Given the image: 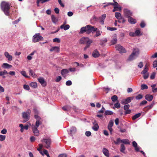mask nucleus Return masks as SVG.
I'll return each mask as SVG.
<instances>
[{
  "mask_svg": "<svg viewBox=\"0 0 157 157\" xmlns=\"http://www.w3.org/2000/svg\"><path fill=\"white\" fill-rule=\"evenodd\" d=\"M35 117L36 119L35 125L32 124V125L33 131L35 135L38 136L39 135V132L37 128L42 123V120L41 118L38 115H35Z\"/></svg>",
  "mask_w": 157,
  "mask_h": 157,
  "instance_id": "1",
  "label": "nucleus"
},
{
  "mask_svg": "<svg viewBox=\"0 0 157 157\" xmlns=\"http://www.w3.org/2000/svg\"><path fill=\"white\" fill-rule=\"evenodd\" d=\"M97 29V28H95L91 25H88L85 27L81 28L79 32V34H82L85 32L87 34H89L91 33L95 32Z\"/></svg>",
  "mask_w": 157,
  "mask_h": 157,
  "instance_id": "2",
  "label": "nucleus"
},
{
  "mask_svg": "<svg viewBox=\"0 0 157 157\" xmlns=\"http://www.w3.org/2000/svg\"><path fill=\"white\" fill-rule=\"evenodd\" d=\"M1 8L6 15H9L10 5L7 2H2L1 4Z\"/></svg>",
  "mask_w": 157,
  "mask_h": 157,
  "instance_id": "3",
  "label": "nucleus"
},
{
  "mask_svg": "<svg viewBox=\"0 0 157 157\" xmlns=\"http://www.w3.org/2000/svg\"><path fill=\"white\" fill-rule=\"evenodd\" d=\"M124 12L125 15L127 17L128 21L131 24H135L136 22V21L135 19L130 17L132 14V13L127 9H124Z\"/></svg>",
  "mask_w": 157,
  "mask_h": 157,
  "instance_id": "4",
  "label": "nucleus"
},
{
  "mask_svg": "<svg viewBox=\"0 0 157 157\" xmlns=\"http://www.w3.org/2000/svg\"><path fill=\"white\" fill-rule=\"evenodd\" d=\"M139 54V50L138 48L134 49L131 55L129 56L128 59L130 61L134 60L136 58Z\"/></svg>",
  "mask_w": 157,
  "mask_h": 157,
  "instance_id": "5",
  "label": "nucleus"
},
{
  "mask_svg": "<svg viewBox=\"0 0 157 157\" xmlns=\"http://www.w3.org/2000/svg\"><path fill=\"white\" fill-rule=\"evenodd\" d=\"M43 40V37L40 36V33H37L33 36L32 41L33 42L36 43L40 40Z\"/></svg>",
  "mask_w": 157,
  "mask_h": 157,
  "instance_id": "6",
  "label": "nucleus"
},
{
  "mask_svg": "<svg viewBox=\"0 0 157 157\" xmlns=\"http://www.w3.org/2000/svg\"><path fill=\"white\" fill-rule=\"evenodd\" d=\"M79 42L81 44H90L92 42V40H90L87 37H83L81 38Z\"/></svg>",
  "mask_w": 157,
  "mask_h": 157,
  "instance_id": "7",
  "label": "nucleus"
},
{
  "mask_svg": "<svg viewBox=\"0 0 157 157\" xmlns=\"http://www.w3.org/2000/svg\"><path fill=\"white\" fill-rule=\"evenodd\" d=\"M41 141L45 146L46 147H50L51 146V140L49 138L43 139L41 140Z\"/></svg>",
  "mask_w": 157,
  "mask_h": 157,
  "instance_id": "8",
  "label": "nucleus"
},
{
  "mask_svg": "<svg viewBox=\"0 0 157 157\" xmlns=\"http://www.w3.org/2000/svg\"><path fill=\"white\" fill-rule=\"evenodd\" d=\"M115 16L116 18L118 20L119 22L123 23L125 22V20L122 18L121 14L120 13H115Z\"/></svg>",
  "mask_w": 157,
  "mask_h": 157,
  "instance_id": "9",
  "label": "nucleus"
},
{
  "mask_svg": "<svg viewBox=\"0 0 157 157\" xmlns=\"http://www.w3.org/2000/svg\"><path fill=\"white\" fill-rule=\"evenodd\" d=\"M116 48L117 50L120 53H125L126 52L124 48L120 45H117L116 46Z\"/></svg>",
  "mask_w": 157,
  "mask_h": 157,
  "instance_id": "10",
  "label": "nucleus"
},
{
  "mask_svg": "<svg viewBox=\"0 0 157 157\" xmlns=\"http://www.w3.org/2000/svg\"><path fill=\"white\" fill-rule=\"evenodd\" d=\"M29 115L30 114L28 112H24L23 113L22 116L24 119L23 122H25L29 120Z\"/></svg>",
  "mask_w": 157,
  "mask_h": 157,
  "instance_id": "11",
  "label": "nucleus"
},
{
  "mask_svg": "<svg viewBox=\"0 0 157 157\" xmlns=\"http://www.w3.org/2000/svg\"><path fill=\"white\" fill-rule=\"evenodd\" d=\"M4 55L8 61H10L12 60L13 59L12 56L10 55L8 52H4Z\"/></svg>",
  "mask_w": 157,
  "mask_h": 157,
  "instance_id": "12",
  "label": "nucleus"
},
{
  "mask_svg": "<svg viewBox=\"0 0 157 157\" xmlns=\"http://www.w3.org/2000/svg\"><path fill=\"white\" fill-rule=\"evenodd\" d=\"M113 120H111L109 121L108 126V128L109 131L110 132V133L111 134L112 133V132L113 131V129L112 128V127L113 126Z\"/></svg>",
  "mask_w": 157,
  "mask_h": 157,
  "instance_id": "13",
  "label": "nucleus"
},
{
  "mask_svg": "<svg viewBox=\"0 0 157 157\" xmlns=\"http://www.w3.org/2000/svg\"><path fill=\"white\" fill-rule=\"evenodd\" d=\"M114 2V9L113 10V12H115L116 11H121V8L120 7L118 6V3L117 2L114 1V0H113Z\"/></svg>",
  "mask_w": 157,
  "mask_h": 157,
  "instance_id": "14",
  "label": "nucleus"
},
{
  "mask_svg": "<svg viewBox=\"0 0 157 157\" xmlns=\"http://www.w3.org/2000/svg\"><path fill=\"white\" fill-rule=\"evenodd\" d=\"M66 22H65L63 24L61 25L60 26L61 29H63L64 30H66L70 28V25H66Z\"/></svg>",
  "mask_w": 157,
  "mask_h": 157,
  "instance_id": "15",
  "label": "nucleus"
},
{
  "mask_svg": "<svg viewBox=\"0 0 157 157\" xmlns=\"http://www.w3.org/2000/svg\"><path fill=\"white\" fill-rule=\"evenodd\" d=\"M69 72V71L67 69H63L61 71V74L62 76L65 78L67 76V74Z\"/></svg>",
  "mask_w": 157,
  "mask_h": 157,
  "instance_id": "16",
  "label": "nucleus"
},
{
  "mask_svg": "<svg viewBox=\"0 0 157 157\" xmlns=\"http://www.w3.org/2000/svg\"><path fill=\"white\" fill-rule=\"evenodd\" d=\"M38 80L39 82L43 86H44L46 85V82L43 78H38Z\"/></svg>",
  "mask_w": 157,
  "mask_h": 157,
  "instance_id": "17",
  "label": "nucleus"
},
{
  "mask_svg": "<svg viewBox=\"0 0 157 157\" xmlns=\"http://www.w3.org/2000/svg\"><path fill=\"white\" fill-rule=\"evenodd\" d=\"M1 67L4 69H9L11 68L12 66L7 63H4L2 65Z\"/></svg>",
  "mask_w": 157,
  "mask_h": 157,
  "instance_id": "18",
  "label": "nucleus"
},
{
  "mask_svg": "<svg viewBox=\"0 0 157 157\" xmlns=\"http://www.w3.org/2000/svg\"><path fill=\"white\" fill-rule=\"evenodd\" d=\"M49 51L50 52H58L59 51V48L57 46L52 47L50 49Z\"/></svg>",
  "mask_w": 157,
  "mask_h": 157,
  "instance_id": "19",
  "label": "nucleus"
},
{
  "mask_svg": "<svg viewBox=\"0 0 157 157\" xmlns=\"http://www.w3.org/2000/svg\"><path fill=\"white\" fill-rule=\"evenodd\" d=\"M106 17V14H103L99 18V21L100 23L102 24H103L104 23V21L105 18Z\"/></svg>",
  "mask_w": 157,
  "mask_h": 157,
  "instance_id": "20",
  "label": "nucleus"
},
{
  "mask_svg": "<svg viewBox=\"0 0 157 157\" xmlns=\"http://www.w3.org/2000/svg\"><path fill=\"white\" fill-rule=\"evenodd\" d=\"M145 99L149 101H151L153 98V96L150 94H147L145 96Z\"/></svg>",
  "mask_w": 157,
  "mask_h": 157,
  "instance_id": "21",
  "label": "nucleus"
},
{
  "mask_svg": "<svg viewBox=\"0 0 157 157\" xmlns=\"http://www.w3.org/2000/svg\"><path fill=\"white\" fill-rule=\"evenodd\" d=\"M100 55V54L97 50H94L92 53V56L94 58L98 57Z\"/></svg>",
  "mask_w": 157,
  "mask_h": 157,
  "instance_id": "22",
  "label": "nucleus"
},
{
  "mask_svg": "<svg viewBox=\"0 0 157 157\" xmlns=\"http://www.w3.org/2000/svg\"><path fill=\"white\" fill-rule=\"evenodd\" d=\"M102 151L104 155L107 156L109 157V151L106 148H104L103 149Z\"/></svg>",
  "mask_w": 157,
  "mask_h": 157,
  "instance_id": "23",
  "label": "nucleus"
},
{
  "mask_svg": "<svg viewBox=\"0 0 157 157\" xmlns=\"http://www.w3.org/2000/svg\"><path fill=\"white\" fill-rule=\"evenodd\" d=\"M69 132L71 135L75 134L76 132V129L75 127H72L69 129Z\"/></svg>",
  "mask_w": 157,
  "mask_h": 157,
  "instance_id": "24",
  "label": "nucleus"
},
{
  "mask_svg": "<svg viewBox=\"0 0 157 157\" xmlns=\"http://www.w3.org/2000/svg\"><path fill=\"white\" fill-rule=\"evenodd\" d=\"M8 73V72L6 70H4L0 71V76H2L3 78H5L6 77L4 75H7Z\"/></svg>",
  "mask_w": 157,
  "mask_h": 157,
  "instance_id": "25",
  "label": "nucleus"
},
{
  "mask_svg": "<svg viewBox=\"0 0 157 157\" xmlns=\"http://www.w3.org/2000/svg\"><path fill=\"white\" fill-rule=\"evenodd\" d=\"M29 75L33 77L36 78L37 77V75L34 73V71L32 70L29 69Z\"/></svg>",
  "mask_w": 157,
  "mask_h": 157,
  "instance_id": "26",
  "label": "nucleus"
},
{
  "mask_svg": "<svg viewBox=\"0 0 157 157\" xmlns=\"http://www.w3.org/2000/svg\"><path fill=\"white\" fill-rule=\"evenodd\" d=\"M42 148H37V149L38 150L40 151V153L42 155H44V154L45 155H46L47 154L48 152V151L45 149H44L43 151H40V150Z\"/></svg>",
  "mask_w": 157,
  "mask_h": 157,
  "instance_id": "27",
  "label": "nucleus"
},
{
  "mask_svg": "<svg viewBox=\"0 0 157 157\" xmlns=\"http://www.w3.org/2000/svg\"><path fill=\"white\" fill-rule=\"evenodd\" d=\"M52 20L53 22L56 24L58 21V19L54 15L51 16Z\"/></svg>",
  "mask_w": 157,
  "mask_h": 157,
  "instance_id": "28",
  "label": "nucleus"
},
{
  "mask_svg": "<svg viewBox=\"0 0 157 157\" xmlns=\"http://www.w3.org/2000/svg\"><path fill=\"white\" fill-rule=\"evenodd\" d=\"M148 65L147 64L145 65L144 68V70L142 71L141 73L142 74L147 73V71L148 70Z\"/></svg>",
  "mask_w": 157,
  "mask_h": 157,
  "instance_id": "29",
  "label": "nucleus"
},
{
  "mask_svg": "<svg viewBox=\"0 0 157 157\" xmlns=\"http://www.w3.org/2000/svg\"><path fill=\"white\" fill-rule=\"evenodd\" d=\"M30 85L31 87L34 88H36L37 87V83L35 82H31L30 84Z\"/></svg>",
  "mask_w": 157,
  "mask_h": 157,
  "instance_id": "30",
  "label": "nucleus"
},
{
  "mask_svg": "<svg viewBox=\"0 0 157 157\" xmlns=\"http://www.w3.org/2000/svg\"><path fill=\"white\" fill-rule=\"evenodd\" d=\"M141 115V113H138L134 115L132 117V119L133 120H135L137 118L140 117Z\"/></svg>",
  "mask_w": 157,
  "mask_h": 157,
  "instance_id": "31",
  "label": "nucleus"
},
{
  "mask_svg": "<svg viewBox=\"0 0 157 157\" xmlns=\"http://www.w3.org/2000/svg\"><path fill=\"white\" fill-rule=\"evenodd\" d=\"M135 33L136 36H140L142 35V34L140 33V30L139 29H137L136 30L135 32Z\"/></svg>",
  "mask_w": 157,
  "mask_h": 157,
  "instance_id": "32",
  "label": "nucleus"
},
{
  "mask_svg": "<svg viewBox=\"0 0 157 157\" xmlns=\"http://www.w3.org/2000/svg\"><path fill=\"white\" fill-rule=\"evenodd\" d=\"M21 74L25 77L29 78V77L27 75L26 72L25 71H23L20 72Z\"/></svg>",
  "mask_w": 157,
  "mask_h": 157,
  "instance_id": "33",
  "label": "nucleus"
},
{
  "mask_svg": "<svg viewBox=\"0 0 157 157\" xmlns=\"http://www.w3.org/2000/svg\"><path fill=\"white\" fill-rule=\"evenodd\" d=\"M98 125L97 124H94V126L92 127L93 129L95 131H97L98 129Z\"/></svg>",
  "mask_w": 157,
  "mask_h": 157,
  "instance_id": "34",
  "label": "nucleus"
},
{
  "mask_svg": "<svg viewBox=\"0 0 157 157\" xmlns=\"http://www.w3.org/2000/svg\"><path fill=\"white\" fill-rule=\"evenodd\" d=\"M95 32H96V34L94 35V37H97L101 35L100 32L98 29Z\"/></svg>",
  "mask_w": 157,
  "mask_h": 157,
  "instance_id": "35",
  "label": "nucleus"
},
{
  "mask_svg": "<svg viewBox=\"0 0 157 157\" xmlns=\"http://www.w3.org/2000/svg\"><path fill=\"white\" fill-rule=\"evenodd\" d=\"M121 143L125 144H129V140L127 139L122 140Z\"/></svg>",
  "mask_w": 157,
  "mask_h": 157,
  "instance_id": "36",
  "label": "nucleus"
},
{
  "mask_svg": "<svg viewBox=\"0 0 157 157\" xmlns=\"http://www.w3.org/2000/svg\"><path fill=\"white\" fill-rule=\"evenodd\" d=\"M148 88L147 86L145 84H142L141 85V89L143 90L144 89H147Z\"/></svg>",
  "mask_w": 157,
  "mask_h": 157,
  "instance_id": "37",
  "label": "nucleus"
},
{
  "mask_svg": "<svg viewBox=\"0 0 157 157\" xmlns=\"http://www.w3.org/2000/svg\"><path fill=\"white\" fill-rule=\"evenodd\" d=\"M53 41L54 42L60 43V39L59 38H55L53 40Z\"/></svg>",
  "mask_w": 157,
  "mask_h": 157,
  "instance_id": "38",
  "label": "nucleus"
},
{
  "mask_svg": "<svg viewBox=\"0 0 157 157\" xmlns=\"http://www.w3.org/2000/svg\"><path fill=\"white\" fill-rule=\"evenodd\" d=\"M27 123L28 124L24 126L23 128L25 130H27L28 129L29 126H30L31 125L30 123L29 122H27Z\"/></svg>",
  "mask_w": 157,
  "mask_h": 157,
  "instance_id": "39",
  "label": "nucleus"
},
{
  "mask_svg": "<svg viewBox=\"0 0 157 157\" xmlns=\"http://www.w3.org/2000/svg\"><path fill=\"white\" fill-rule=\"evenodd\" d=\"M111 99L113 101H114L117 100V97L116 95H113Z\"/></svg>",
  "mask_w": 157,
  "mask_h": 157,
  "instance_id": "40",
  "label": "nucleus"
},
{
  "mask_svg": "<svg viewBox=\"0 0 157 157\" xmlns=\"http://www.w3.org/2000/svg\"><path fill=\"white\" fill-rule=\"evenodd\" d=\"M105 113L106 115H111L113 114V112L111 111L107 110L105 112Z\"/></svg>",
  "mask_w": 157,
  "mask_h": 157,
  "instance_id": "41",
  "label": "nucleus"
},
{
  "mask_svg": "<svg viewBox=\"0 0 157 157\" xmlns=\"http://www.w3.org/2000/svg\"><path fill=\"white\" fill-rule=\"evenodd\" d=\"M62 79V77L61 76H58L56 77V82H59Z\"/></svg>",
  "mask_w": 157,
  "mask_h": 157,
  "instance_id": "42",
  "label": "nucleus"
},
{
  "mask_svg": "<svg viewBox=\"0 0 157 157\" xmlns=\"http://www.w3.org/2000/svg\"><path fill=\"white\" fill-rule=\"evenodd\" d=\"M6 138V136L4 135H0V140L1 141H3Z\"/></svg>",
  "mask_w": 157,
  "mask_h": 157,
  "instance_id": "43",
  "label": "nucleus"
},
{
  "mask_svg": "<svg viewBox=\"0 0 157 157\" xmlns=\"http://www.w3.org/2000/svg\"><path fill=\"white\" fill-rule=\"evenodd\" d=\"M23 88L25 90H30L29 86V85H24L23 86Z\"/></svg>",
  "mask_w": 157,
  "mask_h": 157,
  "instance_id": "44",
  "label": "nucleus"
},
{
  "mask_svg": "<svg viewBox=\"0 0 157 157\" xmlns=\"http://www.w3.org/2000/svg\"><path fill=\"white\" fill-rule=\"evenodd\" d=\"M122 140H121L120 138H117V139L116 141L115 142L116 144H118L120 143H121Z\"/></svg>",
  "mask_w": 157,
  "mask_h": 157,
  "instance_id": "45",
  "label": "nucleus"
},
{
  "mask_svg": "<svg viewBox=\"0 0 157 157\" xmlns=\"http://www.w3.org/2000/svg\"><path fill=\"white\" fill-rule=\"evenodd\" d=\"M143 97L142 95L140 94H138L137 96L136 97V99L137 100H139L141 99Z\"/></svg>",
  "mask_w": 157,
  "mask_h": 157,
  "instance_id": "46",
  "label": "nucleus"
},
{
  "mask_svg": "<svg viewBox=\"0 0 157 157\" xmlns=\"http://www.w3.org/2000/svg\"><path fill=\"white\" fill-rule=\"evenodd\" d=\"M144 75L143 77L144 79H147L148 77L149 74L148 73H147L143 74Z\"/></svg>",
  "mask_w": 157,
  "mask_h": 157,
  "instance_id": "47",
  "label": "nucleus"
},
{
  "mask_svg": "<svg viewBox=\"0 0 157 157\" xmlns=\"http://www.w3.org/2000/svg\"><path fill=\"white\" fill-rule=\"evenodd\" d=\"M66 84L67 86H71L72 84V82L70 80H68L66 82Z\"/></svg>",
  "mask_w": 157,
  "mask_h": 157,
  "instance_id": "48",
  "label": "nucleus"
},
{
  "mask_svg": "<svg viewBox=\"0 0 157 157\" xmlns=\"http://www.w3.org/2000/svg\"><path fill=\"white\" fill-rule=\"evenodd\" d=\"M107 29L108 30L111 31L116 30L117 29L116 28L110 27H107Z\"/></svg>",
  "mask_w": 157,
  "mask_h": 157,
  "instance_id": "49",
  "label": "nucleus"
},
{
  "mask_svg": "<svg viewBox=\"0 0 157 157\" xmlns=\"http://www.w3.org/2000/svg\"><path fill=\"white\" fill-rule=\"evenodd\" d=\"M117 38L115 37L111 40V42L113 44H115L117 42Z\"/></svg>",
  "mask_w": 157,
  "mask_h": 157,
  "instance_id": "50",
  "label": "nucleus"
},
{
  "mask_svg": "<svg viewBox=\"0 0 157 157\" xmlns=\"http://www.w3.org/2000/svg\"><path fill=\"white\" fill-rule=\"evenodd\" d=\"M155 72H153L150 76V78L151 79H154L155 78Z\"/></svg>",
  "mask_w": 157,
  "mask_h": 157,
  "instance_id": "51",
  "label": "nucleus"
},
{
  "mask_svg": "<svg viewBox=\"0 0 157 157\" xmlns=\"http://www.w3.org/2000/svg\"><path fill=\"white\" fill-rule=\"evenodd\" d=\"M114 106L117 108H119L120 106V104L119 102H117L114 104Z\"/></svg>",
  "mask_w": 157,
  "mask_h": 157,
  "instance_id": "52",
  "label": "nucleus"
},
{
  "mask_svg": "<svg viewBox=\"0 0 157 157\" xmlns=\"http://www.w3.org/2000/svg\"><path fill=\"white\" fill-rule=\"evenodd\" d=\"M67 155L66 154H62L59 155L58 157H67Z\"/></svg>",
  "mask_w": 157,
  "mask_h": 157,
  "instance_id": "53",
  "label": "nucleus"
},
{
  "mask_svg": "<svg viewBox=\"0 0 157 157\" xmlns=\"http://www.w3.org/2000/svg\"><path fill=\"white\" fill-rule=\"evenodd\" d=\"M1 132L2 134H6L7 132V130L6 129L4 128L1 131Z\"/></svg>",
  "mask_w": 157,
  "mask_h": 157,
  "instance_id": "54",
  "label": "nucleus"
},
{
  "mask_svg": "<svg viewBox=\"0 0 157 157\" xmlns=\"http://www.w3.org/2000/svg\"><path fill=\"white\" fill-rule=\"evenodd\" d=\"M130 107L129 105H126L124 106V110H126L128 109Z\"/></svg>",
  "mask_w": 157,
  "mask_h": 157,
  "instance_id": "55",
  "label": "nucleus"
},
{
  "mask_svg": "<svg viewBox=\"0 0 157 157\" xmlns=\"http://www.w3.org/2000/svg\"><path fill=\"white\" fill-rule=\"evenodd\" d=\"M85 135L87 136H89L91 135V132L90 131H86L85 132Z\"/></svg>",
  "mask_w": 157,
  "mask_h": 157,
  "instance_id": "56",
  "label": "nucleus"
},
{
  "mask_svg": "<svg viewBox=\"0 0 157 157\" xmlns=\"http://www.w3.org/2000/svg\"><path fill=\"white\" fill-rule=\"evenodd\" d=\"M153 65L154 67H157V60H155L153 63Z\"/></svg>",
  "mask_w": 157,
  "mask_h": 157,
  "instance_id": "57",
  "label": "nucleus"
},
{
  "mask_svg": "<svg viewBox=\"0 0 157 157\" xmlns=\"http://www.w3.org/2000/svg\"><path fill=\"white\" fill-rule=\"evenodd\" d=\"M107 41V39L106 38H104L101 40V44L102 45L103 43L106 42Z\"/></svg>",
  "mask_w": 157,
  "mask_h": 157,
  "instance_id": "58",
  "label": "nucleus"
},
{
  "mask_svg": "<svg viewBox=\"0 0 157 157\" xmlns=\"http://www.w3.org/2000/svg\"><path fill=\"white\" fill-rule=\"evenodd\" d=\"M129 35L131 36H136L135 33L130 32L129 34Z\"/></svg>",
  "mask_w": 157,
  "mask_h": 157,
  "instance_id": "59",
  "label": "nucleus"
},
{
  "mask_svg": "<svg viewBox=\"0 0 157 157\" xmlns=\"http://www.w3.org/2000/svg\"><path fill=\"white\" fill-rule=\"evenodd\" d=\"M143 63H142V62H140L138 65V67L140 68H141L142 67H143Z\"/></svg>",
  "mask_w": 157,
  "mask_h": 157,
  "instance_id": "60",
  "label": "nucleus"
},
{
  "mask_svg": "<svg viewBox=\"0 0 157 157\" xmlns=\"http://www.w3.org/2000/svg\"><path fill=\"white\" fill-rule=\"evenodd\" d=\"M9 74L10 75L12 76H14L15 75V72L14 71H10L9 72Z\"/></svg>",
  "mask_w": 157,
  "mask_h": 157,
  "instance_id": "61",
  "label": "nucleus"
},
{
  "mask_svg": "<svg viewBox=\"0 0 157 157\" xmlns=\"http://www.w3.org/2000/svg\"><path fill=\"white\" fill-rule=\"evenodd\" d=\"M140 25L142 28H143L145 26V24L144 21H142L140 24Z\"/></svg>",
  "mask_w": 157,
  "mask_h": 157,
  "instance_id": "62",
  "label": "nucleus"
},
{
  "mask_svg": "<svg viewBox=\"0 0 157 157\" xmlns=\"http://www.w3.org/2000/svg\"><path fill=\"white\" fill-rule=\"evenodd\" d=\"M21 18H19L17 20H16L13 22V24H16L17 23L20 21Z\"/></svg>",
  "mask_w": 157,
  "mask_h": 157,
  "instance_id": "63",
  "label": "nucleus"
},
{
  "mask_svg": "<svg viewBox=\"0 0 157 157\" xmlns=\"http://www.w3.org/2000/svg\"><path fill=\"white\" fill-rule=\"evenodd\" d=\"M54 11L56 13H59V9L57 8H55L54 9Z\"/></svg>",
  "mask_w": 157,
  "mask_h": 157,
  "instance_id": "64",
  "label": "nucleus"
}]
</instances>
